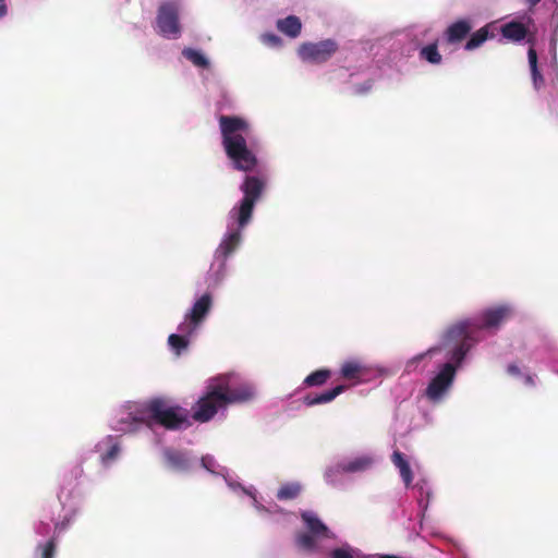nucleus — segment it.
<instances>
[{"instance_id":"39","label":"nucleus","mask_w":558,"mask_h":558,"mask_svg":"<svg viewBox=\"0 0 558 558\" xmlns=\"http://www.w3.org/2000/svg\"><path fill=\"white\" fill-rule=\"evenodd\" d=\"M48 530H49V525L41 522L39 524V526L37 527V533L44 535V534L48 533Z\"/></svg>"},{"instance_id":"35","label":"nucleus","mask_w":558,"mask_h":558,"mask_svg":"<svg viewBox=\"0 0 558 558\" xmlns=\"http://www.w3.org/2000/svg\"><path fill=\"white\" fill-rule=\"evenodd\" d=\"M263 39L266 44H269L271 46H278L281 44V39L280 37H278L277 35L275 34H265L263 36Z\"/></svg>"},{"instance_id":"43","label":"nucleus","mask_w":558,"mask_h":558,"mask_svg":"<svg viewBox=\"0 0 558 558\" xmlns=\"http://www.w3.org/2000/svg\"><path fill=\"white\" fill-rule=\"evenodd\" d=\"M82 473H83V469H82V468H80V469H78V475H82Z\"/></svg>"},{"instance_id":"18","label":"nucleus","mask_w":558,"mask_h":558,"mask_svg":"<svg viewBox=\"0 0 558 558\" xmlns=\"http://www.w3.org/2000/svg\"><path fill=\"white\" fill-rule=\"evenodd\" d=\"M240 242V230L232 231L222 240L221 244L217 250V253L220 254L223 258H227L230 254H232L235 251Z\"/></svg>"},{"instance_id":"26","label":"nucleus","mask_w":558,"mask_h":558,"mask_svg":"<svg viewBox=\"0 0 558 558\" xmlns=\"http://www.w3.org/2000/svg\"><path fill=\"white\" fill-rule=\"evenodd\" d=\"M170 348L179 355L189 347L190 340L184 335L171 333L168 338Z\"/></svg>"},{"instance_id":"7","label":"nucleus","mask_w":558,"mask_h":558,"mask_svg":"<svg viewBox=\"0 0 558 558\" xmlns=\"http://www.w3.org/2000/svg\"><path fill=\"white\" fill-rule=\"evenodd\" d=\"M338 50V44L333 39H325L318 43H304L299 48V56L303 61L312 63L327 62Z\"/></svg>"},{"instance_id":"32","label":"nucleus","mask_w":558,"mask_h":558,"mask_svg":"<svg viewBox=\"0 0 558 558\" xmlns=\"http://www.w3.org/2000/svg\"><path fill=\"white\" fill-rule=\"evenodd\" d=\"M120 452V447L118 444L112 445L109 450L101 457L104 463H108L109 461L114 460Z\"/></svg>"},{"instance_id":"33","label":"nucleus","mask_w":558,"mask_h":558,"mask_svg":"<svg viewBox=\"0 0 558 558\" xmlns=\"http://www.w3.org/2000/svg\"><path fill=\"white\" fill-rule=\"evenodd\" d=\"M373 84H374L373 80H367L362 84H357L354 88V93L356 95H365L372 90Z\"/></svg>"},{"instance_id":"4","label":"nucleus","mask_w":558,"mask_h":558,"mask_svg":"<svg viewBox=\"0 0 558 558\" xmlns=\"http://www.w3.org/2000/svg\"><path fill=\"white\" fill-rule=\"evenodd\" d=\"M265 187V179L255 175L245 177L240 186L243 197L239 205L230 211L231 217L236 220L239 228H244L250 222L254 206L260 199Z\"/></svg>"},{"instance_id":"9","label":"nucleus","mask_w":558,"mask_h":558,"mask_svg":"<svg viewBox=\"0 0 558 558\" xmlns=\"http://www.w3.org/2000/svg\"><path fill=\"white\" fill-rule=\"evenodd\" d=\"M512 314L511 307L507 305H498L495 307L487 308L481 314V324L478 328L490 329L498 328L505 320H507Z\"/></svg>"},{"instance_id":"14","label":"nucleus","mask_w":558,"mask_h":558,"mask_svg":"<svg viewBox=\"0 0 558 558\" xmlns=\"http://www.w3.org/2000/svg\"><path fill=\"white\" fill-rule=\"evenodd\" d=\"M301 519L308 529L310 533L316 536L327 537L329 530L325 523L312 511H303Z\"/></svg>"},{"instance_id":"41","label":"nucleus","mask_w":558,"mask_h":558,"mask_svg":"<svg viewBox=\"0 0 558 558\" xmlns=\"http://www.w3.org/2000/svg\"><path fill=\"white\" fill-rule=\"evenodd\" d=\"M531 8L535 7L541 0H524Z\"/></svg>"},{"instance_id":"13","label":"nucleus","mask_w":558,"mask_h":558,"mask_svg":"<svg viewBox=\"0 0 558 558\" xmlns=\"http://www.w3.org/2000/svg\"><path fill=\"white\" fill-rule=\"evenodd\" d=\"M345 390L344 385H338L330 390L324 391L316 395H307L303 398V403L306 407H313L316 404L328 403L335 400L339 395Z\"/></svg>"},{"instance_id":"22","label":"nucleus","mask_w":558,"mask_h":558,"mask_svg":"<svg viewBox=\"0 0 558 558\" xmlns=\"http://www.w3.org/2000/svg\"><path fill=\"white\" fill-rule=\"evenodd\" d=\"M302 490V486L299 483H287L283 484L277 492V498L279 500H293Z\"/></svg>"},{"instance_id":"8","label":"nucleus","mask_w":558,"mask_h":558,"mask_svg":"<svg viewBox=\"0 0 558 558\" xmlns=\"http://www.w3.org/2000/svg\"><path fill=\"white\" fill-rule=\"evenodd\" d=\"M156 24L163 37L178 38L181 34L178 7L171 2L162 3L158 9Z\"/></svg>"},{"instance_id":"23","label":"nucleus","mask_w":558,"mask_h":558,"mask_svg":"<svg viewBox=\"0 0 558 558\" xmlns=\"http://www.w3.org/2000/svg\"><path fill=\"white\" fill-rule=\"evenodd\" d=\"M182 54L184 58H186L189 61H191L194 65L198 68L206 69L209 65V61L207 60V58L198 50H195L193 48H184Z\"/></svg>"},{"instance_id":"3","label":"nucleus","mask_w":558,"mask_h":558,"mask_svg":"<svg viewBox=\"0 0 558 558\" xmlns=\"http://www.w3.org/2000/svg\"><path fill=\"white\" fill-rule=\"evenodd\" d=\"M143 413L147 415V425L153 422L168 430H179L191 426L189 410L178 404H170L162 398L147 401Z\"/></svg>"},{"instance_id":"1","label":"nucleus","mask_w":558,"mask_h":558,"mask_svg":"<svg viewBox=\"0 0 558 558\" xmlns=\"http://www.w3.org/2000/svg\"><path fill=\"white\" fill-rule=\"evenodd\" d=\"M471 323L469 320L459 322L445 333L444 342L446 345L453 344L450 352V360L453 363H445L439 373L429 381L425 396L433 402L440 401L445 393L451 387L459 365L465 357L471 348Z\"/></svg>"},{"instance_id":"42","label":"nucleus","mask_w":558,"mask_h":558,"mask_svg":"<svg viewBox=\"0 0 558 558\" xmlns=\"http://www.w3.org/2000/svg\"><path fill=\"white\" fill-rule=\"evenodd\" d=\"M526 381H527V383H530V384H532V383H533L532 377H531V376H527V377H526Z\"/></svg>"},{"instance_id":"11","label":"nucleus","mask_w":558,"mask_h":558,"mask_svg":"<svg viewBox=\"0 0 558 558\" xmlns=\"http://www.w3.org/2000/svg\"><path fill=\"white\" fill-rule=\"evenodd\" d=\"M472 29V25L468 20H458L450 24L445 32V38L448 44H458L466 38Z\"/></svg>"},{"instance_id":"31","label":"nucleus","mask_w":558,"mask_h":558,"mask_svg":"<svg viewBox=\"0 0 558 558\" xmlns=\"http://www.w3.org/2000/svg\"><path fill=\"white\" fill-rule=\"evenodd\" d=\"M198 326L199 324L187 319V316H185V320L181 323L178 327V335H184L190 340L191 337L195 333Z\"/></svg>"},{"instance_id":"2","label":"nucleus","mask_w":558,"mask_h":558,"mask_svg":"<svg viewBox=\"0 0 558 558\" xmlns=\"http://www.w3.org/2000/svg\"><path fill=\"white\" fill-rule=\"evenodd\" d=\"M218 121L221 144L233 169L242 172L254 171L258 159L246 141L251 130L248 122L238 116H220Z\"/></svg>"},{"instance_id":"40","label":"nucleus","mask_w":558,"mask_h":558,"mask_svg":"<svg viewBox=\"0 0 558 558\" xmlns=\"http://www.w3.org/2000/svg\"><path fill=\"white\" fill-rule=\"evenodd\" d=\"M8 13V8L4 0H0V19Z\"/></svg>"},{"instance_id":"24","label":"nucleus","mask_w":558,"mask_h":558,"mask_svg":"<svg viewBox=\"0 0 558 558\" xmlns=\"http://www.w3.org/2000/svg\"><path fill=\"white\" fill-rule=\"evenodd\" d=\"M372 464V459L368 457H359L349 461L348 463L342 465V470L345 472H360L368 469Z\"/></svg>"},{"instance_id":"16","label":"nucleus","mask_w":558,"mask_h":558,"mask_svg":"<svg viewBox=\"0 0 558 558\" xmlns=\"http://www.w3.org/2000/svg\"><path fill=\"white\" fill-rule=\"evenodd\" d=\"M277 28L291 38H295L300 35L302 29V23L295 15H289L286 19L278 20Z\"/></svg>"},{"instance_id":"21","label":"nucleus","mask_w":558,"mask_h":558,"mask_svg":"<svg viewBox=\"0 0 558 558\" xmlns=\"http://www.w3.org/2000/svg\"><path fill=\"white\" fill-rule=\"evenodd\" d=\"M330 377H331V372L329 369H327V368L317 369L304 378L303 385L305 387H320V386L325 385Z\"/></svg>"},{"instance_id":"10","label":"nucleus","mask_w":558,"mask_h":558,"mask_svg":"<svg viewBox=\"0 0 558 558\" xmlns=\"http://www.w3.org/2000/svg\"><path fill=\"white\" fill-rule=\"evenodd\" d=\"M368 373V367L359 360L345 361L340 368L341 377L355 384L364 381Z\"/></svg>"},{"instance_id":"15","label":"nucleus","mask_w":558,"mask_h":558,"mask_svg":"<svg viewBox=\"0 0 558 558\" xmlns=\"http://www.w3.org/2000/svg\"><path fill=\"white\" fill-rule=\"evenodd\" d=\"M500 33L508 40L521 41L526 37L529 31L521 22L511 21L501 26Z\"/></svg>"},{"instance_id":"25","label":"nucleus","mask_w":558,"mask_h":558,"mask_svg":"<svg viewBox=\"0 0 558 558\" xmlns=\"http://www.w3.org/2000/svg\"><path fill=\"white\" fill-rule=\"evenodd\" d=\"M421 57L432 64H439L441 62V54L438 51L436 43L423 47L420 51Z\"/></svg>"},{"instance_id":"19","label":"nucleus","mask_w":558,"mask_h":558,"mask_svg":"<svg viewBox=\"0 0 558 558\" xmlns=\"http://www.w3.org/2000/svg\"><path fill=\"white\" fill-rule=\"evenodd\" d=\"M167 464L175 470H185L189 468V460L186 456L174 449H166L163 452Z\"/></svg>"},{"instance_id":"34","label":"nucleus","mask_w":558,"mask_h":558,"mask_svg":"<svg viewBox=\"0 0 558 558\" xmlns=\"http://www.w3.org/2000/svg\"><path fill=\"white\" fill-rule=\"evenodd\" d=\"M527 58H529V64H530V68L531 70H534L536 72V66H537V53H536V50L531 47L527 51Z\"/></svg>"},{"instance_id":"28","label":"nucleus","mask_w":558,"mask_h":558,"mask_svg":"<svg viewBox=\"0 0 558 558\" xmlns=\"http://www.w3.org/2000/svg\"><path fill=\"white\" fill-rule=\"evenodd\" d=\"M315 537L317 536L311 533H300L295 538V543L301 549L313 551L316 548Z\"/></svg>"},{"instance_id":"30","label":"nucleus","mask_w":558,"mask_h":558,"mask_svg":"<svg viewBox=\"0 0 558 558\" xmlns=\"http://www.w3.org/2000/svg\"><path fill=\"white\" fill-rule=\"evenodd\" d=\"M330 558H359V551L350 546L338 547L331 550Z\"/></svg>"},{"instance_id":"6","label":"nucleus","mask_w":558,"mask_h":558,"mask_svg":"<svg viewBox=\"0 0 558 558\" xmlns=\"http://www.w3.org/2000/svg\"><path fill=\"white\" fill-rule=\"evenodd\" d=\"M215 380L223 387L227 405L248 402L255 398L254 386L247 381H236L231 374L217 376Z\"/></svg>"},{"instance_id":"36","label":"nucleus","mask_w":558,"mask_h":558,"mask_svg":"<svg viewBox=\"0 0 558 558\" xmlns=\"http://www.w3.org/2000/svg\"><path fill=\"white\" fill-rule=\"evenodd\" d=\"M531 73H532V78H533L534 85L536 88H538L544 83L543 75L538 71L537 66H536V72L534 70H531Z\"/></svg>"},{"instance_id":"27","label":"nucleus","mask_w":558,"mask_h":558,"mask_svg":"<svg viewBox=\"0 0 558 558\" xmlns=\"http://www.w3.org/2000/svg\"><path fill=\"white\" fill-rule=\"evenodd\" d=\"M118 424V430L123 433H131L137 430L138 426L144 424V418L132 417L131 414H129L126 420H120Z\"/></svg>"},{"instance_id":"29","label":"nucleus","mask_w":558,"mask_h":558,"mask_svg":"<svg viewBox=\"0 0 558 558\" xmlns=\"http://www.w3.org/2000/svg\"><path fill=\"white\" fill-rule=\"evenodd\" d=\"M56 548L57 545L54 538H50L45 544H38L36 551L39 553L40 558H54Z\"/></svg>"},{"instance_id":"38","label":"nucleus","mask_w":558,"mask_h":558,"mask_svg":"<svg viewBox=\"0 0 558 558\" xmlns=\"http://www.w3.org/2000/svg\"><path fill=\"white\" fill-rule=\"evenodd\" d=\"M508 373L512 376H519L520 375V368L515 364H510L507 368Z\"/></svg>"},{"instance_id":"20","label":"nucleus","mask_w":558,"mask_h":558,"mask_svg":"<svg viewBox=\"0 0 558 558\" xmlns=\"http://www.w3.org/2000/svg\"><path fill=\"white\" fill-rule=\"evenodd\" d=\"M490 26V24H487L474 32L464 45V49L468 51L474 50L481 47L489 37H493V34L489 35Z\"/></svg>"},{"instance_id":"17","label":"nucleus","mask_w":558,"mask_h":558,"mask_svg":"<svg viewBox=\"0 0 558 558\" xmlns=\"http://www.w3.org/2000/svg\"><path fill=\"white\" fill-rule=\"evenodd\" d=\"M391 461L395 464V466L399 469L400 475L405 486H409L413 481V473L404 454L399 450H395L391 456Z\"/></svg>"},{"instance_id":"37","label":"nucleus","mask_w":558,"mask_h":558,"mask_svg":"<svg viewBox=\"0 0 558 558\" xmlns=\"http://www.w3.org/2000/svg\"><path fill=\"white\" fill-rule=\"evenodd\" d=\"M435 351V349H429L426 353H422L413 357L411 361L408 362L407 368L410 369L413 365L418 363L426 354H430Z\"/></svg>"},{"instance_id":"12","label":"nucleus","mask_w":558,"mask_h":558,"mask_svg":"<svg viewBox=\"0 0 558 558\" xmlns=\"http://www.w3.org/2000/svg\"><path fill=\"white\" fill-rule=\"evenodd\" d=\"M211 295L209 293L203 294L193 305L191 312L186 314L187 319L193 320L194 323L201 324L208 312L211 308Z\"/></svg>"},{"instance_id":"5","label":"nucleus","mask_w":558,"mask_h":558,"mask_svg":"<svg viewBox=\"0 0 558 558\" xmlns=\"http://www.w3.org/2000/svg\"><path fill=\"white\" fill-rule=\"evenodd\" d=\"M223 387L211 378L206 387L205 393L199 397L192 408L191 417L198 423L209 422L219 410L226 409L227 397L223 395Z\"/></svg>"}]
</instances>
